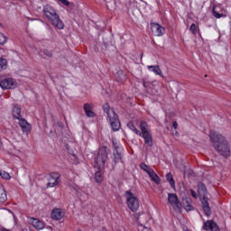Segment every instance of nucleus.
I'll return each instance as SVG.
<instances>
[{"mask_svg": "<svg viewBox=\"0 0 231 231\" xmlns=\"http://www.w3.org/2000/svg\"><path fill=\"white\" fill-rule=\"evenodd\" d=\"M2 231H10V230L6 228H3Z\"/></svg>", "mask_w": 231, "mask_h": 231, "instance_id": "nucleus-37", "label": "nucleus"}, {"mask_svg": "<svg viewBox=\"0 0 231 231\" xmlns=\"http://www.w3.org/2000/svg\"><path fill=\"white\" fill-rule=\"evenodd\" d=\"M209 138L214 149L217 150L220 156H224V158L230 156V145L225 136L216 131H210Z\"/></svg>", "mask_w": 231, "mask_h": 231, "instance_id": "nucleus-1", "label": "nucleus"}, {"mask_svg": "<svg viewBox=\"0 0 231 231\" xmlns=\"http://www.w3.org/2000/svg\"><path fill=\"white\" fill-rule=\"evenodd\" d=\"M166 180H167V181H169L171 187H174V185H175L174 177H172L171 173H167Z\"/></svg>", "mask_w": 231, "mask_h": 231, "instance_id": "nucleus-26", "label": "nucleus"}, {"mask_svg": "<svg viewBox=\"0 0 231 231\" xmlns=\"http://www.w3.org/2000/svg\"><path fill=\"white\" fill-rule=\"evenodd\" d=\"M77 231H81L80 229H78Z\"/></svg>", "mask_w": 231, "mask_h": 231, "instance_id": "nucleus-40", "label": "nucleus"}, {"mask_svg": "<svg viewBox=\"0 0 231 231\" xmlns=\"http://www.w3.org/2000/svg\"><path fill=\"white\" fill-rule=\"evenodd\" d=\"M203 230L219 231V226L213 220H208L202 226Z\"/></svg>", "mask_w": 231, "mask_h": 231, "instance_id": "nucleus-13", "label": "nucleus"}, {"mask_svg": "<svg viewBox=\"0 0 231 231\" xmlns=\"http://www.w3.org/2000/svg\"><path fill=\"white\" fill-rule=\"evenodd\" d=\"M8 198L6 197V191L3 186H0V203H5Z\"/></svg>", "mask_w": 231, "mask_h": 231, "instance_id": "nucleus-22", "label": "nucleus"}, {"mask_svg": "<svg viewBox=\"0 0 231 231\" xmlns=\"http://www.w3.org/2000/svg\"><path fill=\"white\" fill-rule=\"evenodd\" d=\"M148 69L149 71H152V73H154L155 75H159V77L163 78V73L162 72V69H160V66L151 65V66H148Z\"/></svg>", "mask_w": 231, "mask_h": 231, "instance_id": "nucleus-18", "label": "nucleus"}, {"mask_svg": "<svg viewBox=\"0 0 231 231\" xmlns=\"http://www.w3.org/2000/svg\"><path fill=\"white\" fill-rule=\"evenodd\" d=\"M103 109L107 115L112 130L118 131L120 129V121L118 120V116L116 115V112H115L114 109H111L109 104L107 103L103 105Z\"/></svg>", "mask_w": 231, "mask_h": 231, "instance_id": "nucleus-3", "label": "nucleus"}, {"mask_svg": "<svg viewBox=\"0 0 231 231\" xmlns=\"http://www.w3.org/2000/svg\"><path fill=\"white\" fill-rule=\"evenodd\" d=\"M93 107H95L93 103H86L83 106V109L88 118H95V112L92 110Z\"/></svg>", "mask_w": 231, "mask_h": 231, "instance_id": "nucleus-14", "label": "nucleus"}, {"mask_svg": "<svg viewBox=\"0 0 231 231\" xmlns=\"http://www.w3.org/2000/svg\"><path fill=\"white\" fill-rule=\"evenodd\" d=\"M183 205L185 207V210L188 212L192 210V205H190V199H186L183 202Z\"/></svg>", "mask_w": 231, "mask_h": 231, "instance_id": "nucleus-24", "label": "nucleus"}, {"mask_svg": "<svg viewBox=\"0 0 231 231\" xmlns=\"http://www.w3.org/2000/svg\"><path fill=\"white\" fill-rule=\"evenodd\" d=\"M6 64H8V62L6 61V60H5V59H0V70H1V69H6Z\"/></svg>", "mask_w": 231, "mask_h": 231, "instance_id": "nucleus-28", "label": "nucleus"}, {"mask_svg": "<svg viewBox=\"0 0 231 231\" xmlns=\"http://www.w3.org/2000/svg\"><path fill=\"white\" fill-rule=\"evenodd\" d=\"M190 32H192V33H194V35H196V33L198 32L197 27H196V24H195V23H192V24L190 25Z\"/></svg>", "mask_w": 231, "mask_h": 231, "instance_id": "nucleus-33", "label": "nucleus"}, {"mask_svg": "<svg viewBox=\"0 0 231 231\" xmlns=\"http://www.w3.org/2000/svg\"><path fill=\"white\" fill-rule=\"evenodd\" d=\"M13 116L16 120H21L23 116H21V106L19 105H14L13 108Z\"/></svg>", "mask_w": 231, "mask_h": 231, "instance_id": "nucleus-17", "label": "nucleus"}, {"mask_svg": "<svg viewBox=\"0 0 231 231\" xmlns=\"http://www.w3.org/2000/svg\"><path fill=\"white\" fill-rule=\"evenodd\" d=\"M32 226L34 228H36V230H42V228H44V222H42L37 218H33Z\"/></svg>", "mask_w": 231, "mask_h": 231, "instance_id": "nucleus-19", "label": "nucleus"}, {"mask_svg": "<svg viewBox=\"0 0 231 231\" xmlns=\"http://www.w3.org/2000/svg\"><path fill=\"white\" fill-rule=\"evenodd\" d=\"M139 127L141 129V133L138 136H142L143 138L144 143L148 145V147H152V134H151V130H149L147 123L145 121H141Z\"/></svg>", "mask_w": 231, "mask_h": 231, "instance_id": "nucleus-6", "label": "nucleus"}, {"mask_svg": "<svg viewBox=\"0 0 231 231\" xmlns=\"http://www.w3.org/2000/svg\"><path fill=\"white\" fill-rule=\"evenodd\" d=\"M42 12L46 19L51 23L54 28H57L58 30H64V23L60 21V17L57 14V11H55L51 5H44Z\"/></svg>", "mask_w": 231, "mask_h": 231, "instance_id": "nucleus-2", "label": "nucleus"}, {"mask_svg": "<svg viewBox=\"0 0 231 231\" xmlns=\"http://www.w3.org/2000/svg\"><path fill=\"white\" fill-rule=\"evenodd\" d=\"M198 187L202 208L206 216H210L211 211L210 206L208 205V198L207 197V187L201 182L199 183Z\"/></svg>", "mask_w": 231, "mask_h": 231, "instance_id": "nucleus-5", "label": "nucleus"}, {"mask_svg": "<svg viewBox=\"0 0 231 231\" xmlns=\"http://www.w3.org/2000/svg\"><path fill=\"white\" fill-rule=\"evenodd\" d=\"M148 175L150 176L151 180H152V181H154L155 183L160 184V177L158 176V174H156V172H154L153 170H152Z\"/></svg>", "mask_w": 231, "mask_h": 231, "instance_id": "nucleus-21", "label": "nucleus"}, {"mask_svg": "<svg viewBox=\"0 0 231 231\" xmlns=\"http://www.w3.org/2000/svg\"><path fill=\"white\" fill-rule=\"evenodd\" d=\"M16 86V83L12 78H4L0 76V88L3 89H14Z\"/></svg>", "mask_w": 231, "mask_h": 231, "instance_id": "nucleus-10", "label": "nucleus"}, {"mask_svg": "<svg viewBox=\"0 0 231 231\" xmlns=\"http://www.w3.org/2000/svg\"><path fill=\"white\" fill-rule=\"evenodd\" d=\"M152 32L156 37H162L165 33V28L160 25V23H152Z\"/></svg>", "mask_w": 231, "mask_h": 231, "instance_id": "nucleus-12", "label": "nucleus"}, {"mask_svg": "<svg viewBox=\"0 0 231 231\" xmlns=\"http://www.w3.org/2000/svg\"><path fill=\"white\" fill-rule=\"evenodd\" d=\"M134 221L137 223V231H151V228L144 226L147 223V215L137 213L134 215Z\"/></svg>", "mask_w": 231, "mask_h": 231, "instance_id": "nucleus-8", "label": "nucleus"}, {"mask_svg": "<svg viewBox=\"0 0 231 231\" xmlns=\"http://www.w3.org/2000/svg\"><path fill=\"white\" fill-rule=\"evenodd\" d=\"M59 178H60L59 173H51L48 178L47 189L57 187L59 185Z\"/></svg>", "mask_w": 231, "mask_h": 231, "instance_id": "nucleus-11", "label": "nucleus"}, {"mask_svg": "<svg viewBox=\"0 0 231 231\" xmlns=\"http://www.w3.org/2000/svg\"><path fill=\"white\" fill-rule=\"evenodd\" d=\"M114 160H115L116 163H119V162H122V154H120V152L116 151L114 152Z\"/></svg>", "mask_w": 231, "mask_h": 231, "instance_id": "nucleus-27", "label": "nucleus"}, {"mask_svg": "<svg viewBox=\"0 0 231 231\" xmlns=\"http://www.w3.org/2000/svg\"><path fill=\"white\" fill-rule=\"evenodd\" d=\"M19 125L22 127L23 133H30L32 131V125L26 121V119H19Z\"/></svg>", "mask_w": 231, "mask_h": 231, "instance_id": "nucleus-15", "label": "nucleus"}, {"mask_svg": "<svg viewBox=\"0 0 231 231\" xmlns=\"http://www.w3.org/2000/svg\"><path fill=\"white\" fill-rule=\"evenodd\" d=\"M190 194L192 198H194L195 199H198V194H196V191H194V189H190Z\"/></svg>", "mask_w": 231, "mask_h": 231, "instance_id": "nucleus-34", "label": "nucleus"}, {"mask_svg": "<svg viewBox=\"0 0 231 231\" xmlns=\"http://www.w3.org/2000/svg\"><path fill=\"white\" fill-rule=\"evenodd\" d=\"M143 87L145 88V82L143 83Z\"/></svg>", "mask_w": 231, "mask_h": 231, "instance_id": "nucleus-39", "label": "nucleus"}, {"mask_svg": "<svg viewBox=\"0 0 231 231\" xmlns=\"http://www.w3.org/2000/svg\"><path fill=\"white\" fill-rule=\"evenodd\" d=\"M42 53L46 55V57H49V58L53 57V52H51V51L50 50L45 49L42 51Z\"/></svg>", "mask_w": 231, "mask_h": 231, "instance_id": "nucleus-32", "label": "nucleus"}, {"mask_svg": "<svg viewBox=\"0 0 231 231\" xmlns=\"http://www.w3.org/2000/svg\"><path fill=\"white\" fill-rule=\"evenodd\" d=\"M119 73H120L121 75H124V72H122V71H120Z\"/></svg>", "mask_w": 231, "mask_h": 231, "instance_id": "nucleus-38", "label": "nucleus"}, {"mask_svg": "<svg viewBox=\"0 0 231 231\" xmlns=\"http://www.w3.org/2000/svg\"><path fill=\"white\" fill-rule=\"evenodd\" d=\"M0 176H1V178H3V180H10V178H12L10 176V173H8L6 171H0Z\"/></svg>", "mask_w": 231, "mask_h": 231, "instance_id": "nucleus-29", "label": "nucleus"}, {"mask_svg": "<svg viewBox=\"0 0 231 231\" xmlns=\"http://www.w3.org/2000/svg\"><path fill=\"white\" fill-rule=\"evenodd\" d=\"M168 201L171 205L175 212H181V203L178 199V196L176 194L169 193Z\"/></svg>", "mask_w": 231, "mask_h": 231, "instance_id": "nucleus-9", "label": "nucleus"}, {"mask_svg": "<svg viewBox=\"0 0 231 231\" xmlns=\"http://www.w3.org/2000/svg\"><path fill=\"white\" fill-rule=\"evenodd\" d=\"M102 171L104 170H97L95 173V180L97 183H102V181H104V172Z\"/></svg>", "mask_w": 231, "mask_h": 231, "instance_id": "nucleus-20", "label": "nucleus"}, {"mask_svg": "<svg viewBox=\"0 0 231 231\" xmlns=\"http://www.w3.org/2000/svg\"><path fill=\"white\" fill-rule=\"evenodd\" d=\"M51 217L55 220V221H59L60 219H62L63 215H62V210L60 208H56L51 212Z\"/></svg>", "mask_w": 231, "mask_h": 231, "instance_id": "nucleus-16", "label": "nucleus"}, {"mask_svg": "<svg viewBox=\"0 0 231 231\" xmlns=\"http://www.w3.org/2000/svg\"><path fill=\"white\" fill-rule=\"evenodd\" d=\"M172 126H173L175 129H178V123H177V122H173V123H172Z\"/></svg>", "mask_w": 231, "mask_h": 231, "instance_id": "nucleus-36", "label": "nucleus"}, {"mask_svg": "<svg viewBox=\"0 0 231 231\" xmlns=\"http://www.w3.org/2000/svg\"><path fill=\"white\" fill-rule=\"evenodd\" d=\"M109 157L107 156V148L102 147L99 149L97 155L95 158V167L97 171H104Z\"/></svg>", "mask_w": 231, "mask_h": 231, "instance_id": "nucleus-4", "label": "nucleus"}, {"mask_svg": "<svg viewBox=\"0 0 231 231\" xmlns=\"http://www.w3.org/2000/svg\"><path fill=\"white\" fill-rule=\"evenodd\" d=\"M213 15L214 17H216L217 19H221V17H225V15L223 14H219L216 11V8H213Z\"/></svg>", "mask_w": 231, "mask_h": 231, "instance_id": "nucleus-30", "label": "nucleus"}, {"mask_svg": "<svg viewBox=\"0 0 231 231\" xmlns=\"http://www.w3.org/2000/svg\"><path fill=\"white\" fill-rule=\"evenodd\" d=\"M125 197L128 208H130L132 212H136V210L140 208V201L138 198H136V195L132 193L131 190H127L125 192Z\"/></svg>", "mask_w": 231, "mask_h": 231, "instance_id": "nucleus-7", "label": "nucleus"}, {"mask_svg": "<svg viewBox=\"0 0 231 231\" xmlns=\"http://www.w3.org/2000/svg\"><path fill=\"white\" fill-rule=\"evenodd\" d=\"M140 167L143 171H144V172H147V174H149L152 171V169L149 167L147 164H145L144 162H142L140 164Z\"/></svg>", "mask_w": 231, "mask_h": 231, "instance_id": "nucleus-25", "label": "nucleus"}, {"mask_svg": "<svg viewBox=\"0 0 231 231\" xmlns=\"http://www.w3.org/2000/svg\"><path fill=\"white\" fill-rule=\"evenodd\" d=\"M127 127L133 131L134 133H135V134L139 135L140 134V131L136 129V126H134V124H133V122H129L127 124Z\"/></svg>", "mask_w": 231, "mask_h": 231, "instance_id": "nucleus-23", "label": "nucleus"}, {"mask_svg": "<svg viewBox=\"0 0 231 231\" xmlns=\"http://www.w3.org/2000/svg\"><path fill=\"white\" fill-rule=\"evenodd\" d=\"M6 41H8V39L5 36V34L0 32V44H6Z\"/></svg>", "mask_w": 231, "mask_h": 231, "instance_id": "nucleus-31", "label": "nucleus"}, {"mask_svg": "<svg viewBox=\"0 0 231 231\" xmlns=\"http://www.w3.org/2000/svg\"><path fill=\"white\" fill-rule=\"evenodd\" d=\"M62 3V5H64L65 6H69V1L68 0H59Z\"/></svg>", "mask_w": 231, "mask_h": 231, "instance_id": "nucleus-35", "label": "nucleus"}]
</instances>
